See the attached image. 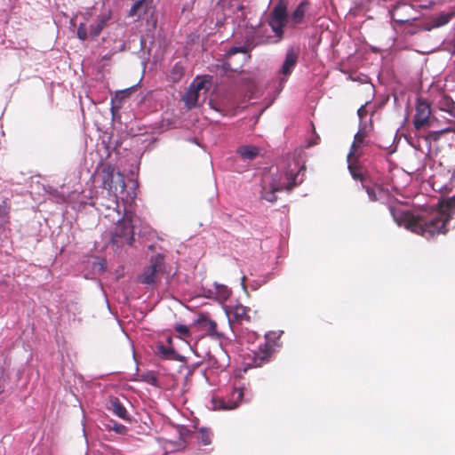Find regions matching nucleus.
Segmentation results:
<instances>
[{
  "mask_svg": "<svg viewBox=\"0 0 455 455\" xmlns=\"http://www.w3.org/2000/svg\"><path fill=\"white\" fill-rule=\"evenodd\" d=\"M388 209L398 226H403L427 239L432 238L435 235H445L448 232L447 224L451 220V214L444 211L432 209L413 214L391 204L388 205Z\"/></svg>",
  "mask_w": 455,
  "mask_h": 455,
  "instance_id": "f257e3e1",
  "label": "nucleus"
},
{
  "mask_svg": "<svg viewBox=\"0 0 455 455\" xmlns=\"http://www.w3.org/2000/svg\"><path fill=\"white\" fill-rule=\"evenodd\" d=\"M304 170L305 167L302 166L296 172L291 170L284 174H264L262 178L261 197L270 203L275 202L277 200L276 192L283 189L291 191L302 182V180L297 182V178L299 172Z\"/></svg>",
  "mask_w": 455,
  "mask_h": 455,
  "instance_id": "f03ea898",
  "label": "nucleus"
},
{
  "mask_svg": "<svg viewBox=\"0 0 455 455\" xmlns=\"http://www.w3.org/2000/svg\"><path fill=\"white\" fill-rule=\"evenodd\" d=\"M111 19L112 12L108 10L96 18L95 21L90 25L89 29H87L85 23H80L77 28V37L82 41L89 37H97L102 30L108 26Z\"/></svg>",
  "mask_w": 455,
  "mask_h": 455,
  "instance_id": "7ed1b4c3",
  "label": "nucleus"
},
{
  "mask_svg": "<svg viewBox=\"0 0 455 455\" xmlns=\"http://www.w3.org/2000/svg\"><path fill=\"white\" fill-rule=\"evenodd\" d=\"M133 242L134 230L132 220L125 217L116 223L112 232L111 243L118 248L124 244L132 245Z\"/></svg>",
  "mask_w": 455,
  "mask_h": 455,
  "instance_id": "20e7f679",
  "label": "nucleus"
},
{
  "mask_svg": "<svg viewBox=\"0 0 455 455\" xmlns=\"http://www.w3.org/2000/svg\"><path fill=\"white\" fill-rule=\"evenodd\" d=\"M288 21L287 4L285 1L280 0L272 10L268 21L272 30L279 38L283 37V28Z\"/></svg>",
  "mask_w": 455,
  "mask_h": 455,
  "instance_id": "39448f33",
  "label": "nucleus"
},
{
  "mask_svg": "<svg viewBox=\"0 0 455 455\" xmlns=\"http://www.w3.org/2000/svg\"><path fill=\"white\" fill-rule=\"evenodd\" d=\"M270 333L266 334V341L260 344L256 350H252L250 355L253 367H261L265 363L270 362V359L275 352L274 344L270 341Z\"/></svg>",
  "mask_w": 455,
  "mask_h": 455,
  "instance_id": "423d86ee",
  "label": "nucleus"
},
{
  "mask_svg": "<svg viewBox=\"0 0 455 455\" xmlns=\"http://www.w3.org/2000/svg\"><path fill=\"white\" fill-rule=\"evenodd\" d=\"M164 271V259L159 254L150 259V265L140 276V281L145 284H154L159 279V275Z\"/></svg>",
  "mask_w": 455,
  "mask_h": 455,
  "instance_id": "0eeeda50",
  "label": "nucleus"
},
{
  "mask_svg": "<svg viewBox=\"0 0 455 455\" xmlns=\"http://www.w3.org/2000/svg\"><path fill=\"white\" fill-rule=\"evenodd\" d=\"M431 107L430 104L422 98H418L416 103V112L413 118V125L416 130H420L430 124Z\"/></svg>",
  "mask_w": 455,
  "mask_h": 455,
  "instance_id": "6e6552de",
  "label": "nucleus"
},
{
  "mask_svg": "<svg viewBox=\"0 0 455 455\" xmlns=\"http://www.w3.org/2000/svg\"><path fill=\"white\" fill-rule=\"evenodd\" d=\"M412 10V7L407 4H397L394 9L390 12L392 20L398 24H411L417 20L415 17H411L407 13Z\"/></svg>",
  "mask_w": 455,
  "mask_h": 455,
  "instance_id": "1a4fd4ad",
  "label": "nucleus"
},
{
  "mask_svg": "<svg viewBox=\"0 0 455 455\" xmlns=\"http://www.w3.org/2000/svg\"><path fill=\"white\" fill-rule=\"evenodd\" d=\"M205 84L206 82L204 80H200L195 81L189 85L186 94L182 98L185 105L188 108H192L196 106L199 98V92L205 88Z\"/></svg>",
  "mask_w": 455,
  "mask_h": 455,
  "instance_id": "9d476101",
  "label": "nucleus"
},
{
  "mask_svg": "<svg viewBox=\"0 0 455 455\" xmlns=\"http://www.w3.org/2000/svg\"><path fill=\"white\" fill-rule=\"evenodd\" d=\"M196 325L212 338L220 339L222 337V334L218 331L217 323L206 315H200L196 321Z\"/></svg>",
  "mask_w": 455,
  "mask_h": 455,
  "instance_id": "9b49d317",
  "label": "nucleus"
},
{
  "mask_svg": "<svg viewBox=\"0 0 455 455\" xmlns=\"http://www.w3.org/2000/svg\"><path fill=\"white\" fill-rule=\"evenodd\" d=\"M363 188L365 189L371 202L385 203L386 200L390 198L388 189L380 185H365L363 183Z\"/></svg>",
  "mask_w": 455,
  "mask_h": 455,
  "instance_id": "f8f14e48",
  "label": "nucleus"
},
{
  "mask_svg": "<svg viewBox=\"0 0 455 455\" xmlns=\"http://www.w3.org/2000/svg\"><path fill=\"white\" fill-rule=\"evenodd\" d=\"M170 346H165L162 343L156 346V354L164 360H172L177 362H184L185 357L180 355L176 350L172 347V338L167 339Z\"/></svg>",
  "mask_w": 455,
  "mask_h": 455,
  "instance_id": "ddd939ff",
  "label": "nucleus"
},
{
  "mask_svg": "<svg viewBox=\"0 0 455 455\" xmlns=\"http://www.w3.org/2000/svg\"><path fill=\"white\" fill-rule=\"evenodd\" d=\"M249 313V307L242 304H236L230 311V314H232V318L228 316L229 323L232 325L234 323H242L243 322H250L251 316ZM228 315H229V312H228Z\"/></svg>",
  "mask_w": 455,
  "mask_h": 455,
  "instance_id": "4468645a",
  "label": "nucleus"
},
{
  "mask_svg": "<svg viewBox=\"0 0 455 455\" xmlns=\"http://www.w3.org/2000/svg\"><path fill=\"white\" fill-rule=\"evenodd\" d=\"M298 59L299 52H296L293 48L288 49L285 54L284 61L280 69V74L284 76H290L298 62Z\"/></svg>",
  "mask_w": 455,
  "mask_h": 455,
  "instance_id": "2eb2a0df",
  "label": "nucleus"
},
{
  "mask_svg": "<svg viewBox=\"0 0 455 455\" xmlns=\"http://www.w3.org/2000/svg\"><path fill=\"white\" fill-rule=\"evenodd\" d=\"M114 172L115 167L110 164H104L100 171V176L102 180V188L108 192L112 191Z\"/></svg>",
  "mask_w": 455,
  "mask_h": 455,
  "instance_id": "dca6fc26",
  "label": "nucleus"
},
{
  "mask_svg": "<svg viewBox=\"0 0 455 455\" xmlns=\"http://www.w3.org/2000/svg\"><path fill=\"white\" fill-rule=\"evenodd\" d=\"M367 136L366 131L364 129H360L354 137V141L351 145L350 151L348 153V159L351 157L358 158L360 156V153L358 149L364 144L365 138Z\"/></svg>",
  "mask_w": 455,
  "mask_h": 455,
  "instance_id": "f3484780",
  "label": "nucleus"
},
{
  "mask_svg": "<svg viewBox=\"0 0 455 455\" xmlns=\"http://www.w3.org/2000/svg\"><path fill=\"white\" fill-rule=\"evenodd\" d=\"M243 389L235 388L231 394L232 399L228 402L224 400L219 401V408L223 410H233L236 408L243 399Z\"/></svg>",
  "mask_w": 455,
  "mask_h": 455,
  "instance_id": "a211bd4d",
  "label": "nucleus"
},
{
  "mask_svg": "<svg viewBox=\"0 0 455 455\" xmlns=\"http://www.w3.org/2000/svg\"><path fill=\"white\" fill-rule=\"evenodd\" d=\"M108 410L111 411L116 416L124 420H129V414L117 397H111L109 400Z\"/></svg>",
  "mask_w": 455,
  "mask_h": 455,
  "instance_id": "6ab92c4d",
  "label": "nucleus"
},
{
  "mask_svg": "<svg viewBox=\"0 0 455 455\" xmlns=\"http://www.w3.org/2000/svg\"><path fill=\"white\" fill-rule=\"evenodd\" d=\"M150 9V4L148 3H143L141 1H136L131 9L129 10L128 16L129 17H138L141 19L144 14H146Z\"/></svg>",
  "mask_w": 455,
  "mask_h": 455,
  "instance_id": "aec40b11",
  "label": "nucleus"
},
{
  "mask_svg": "<svg viewBox=\"0 0 455 455\" xmlns=\"http://www.w3.org/2000/svg\"><path fill=\"white\" fill-rule=\"evenodd\" d=\"M307 4L306 2H301L297 8L291 14L289 20L293 25H298L303 21L305 17V13L307 12Z\"/></svg>",
  "mask_w": 455,
  "mask_h": 455,
  "instance_id": "412c9836",
  "label": "nucleus"
},
{
  "mask_svg": "<svg viewBox=\"0 0 455 455\" xmlns=\"http://www.w3.org/2000/svg\"><path fill=\"white\" fill-rule=\"evenodd\" d=\"M259 153V150L255 146H242L237 149V154L243 160H252L254 159Z\"/></svg>",
  "mask_w": 455,
  "mask_h": 455,
  "instance_id": "4be33fe9",
  "label": "nucleus"
},
{
  "mask_svg": "<svg viewBox=\"0 0 455 455\" xmlns=\"http://www.w3.org/2000/svg\"><path fill=\"white\" fill-rule=\"evenodd\" d=\"M438 104L443 111L452 113L455 110V102L448 95H443Z\"/></svg>",
  "mask_w": 455,
  "mask_h": 455,
  "instance_id": "5701e85b",
  "label": "nucleus"
},
{
  "mask_svg": "<svg viewBox=\"0 0 455 455\" xmlns=\"http://www.w3.org/2000/svg\"><path fill=\"white\" fill-rule=\"evenodd\" d=\"M439 209L438 211H444L445 212H449L451 214V217L452 216L453 210L455 208V196L450 197L444 202L439 203Z\"/></svg>",
  "mask_w": 455,
  "mask_h": 455,
  "instance_id": "b1692460",
  "label": "nucleus"
},
{
  "mask_svg": "<svg viewBox=\"0 0 455 455\" xmlns=\"http://www.w3.org/2000/svg\"><path fill=\"white\" fill-rule=\"evenodd\" d=\"M212 433L206 428H201L198 433L196 438L199 442L204 445H209L212 443Z\"/></svg>",
  "mask_w": 455,
  "mask_h": 455,
  "instance_id": "393cba45",
  "label": "nucleus"
},
{
  "mask_svg": "<svg viewBox=\"0 0 455 455\" xmlns=\"http://www.w3.org/2000/svg\"><path fill=\"white\" fill-rule=\"evenodd\" d=\"M139 377L140 380L145 381L152 386H157L158 384L157 377L153 371L140 373Z\"/></svg>",
  "mask_w": 455,
  "mask_h": 455,
  "instance_id": "a878e982",
  "label": "nucleus"
},
{
  "mask_svg": "<svg viewBox=\"0 0 455 455\" xmlns=\"http://www.w3.org/2000/svg\"><path fill=\"white\" fill-rule=\"evenodd\" d=\"M348 169H349V172H350L351 176L353 177V179H355L356 180H361L362 182H363L364 175H363L360 166H357L354 164H349Z\"/></svg>",
  "mask_w": 455,
  "mask_h": 455,
  "instance_id": "bb28decb",
  "label": "nucleus"
},
{
  "mask_svg": "<svg viewBox=\"0 0 455 455\" xmlns=\"http://www.w3.org/2000/svg\"><path fill=\"white\" fill-rule=\"evenodd\" d=\"M217 294L220 299L226 300L230 297L231 291L225 285H218L217 286Z\"/></svg>",
  "mask_w": 455,
  "mask_h": 455,
  "instance_id": "cd10ccee",
  "label": "nucleus"
},
{
  "mask_svg": "<svg viewBox=\"0 0 455 455\" xmlns=\"http://www.w3.org/2000/svg\"><path fill=\"white\" fill-rule=\"evenodd\" d=\"M183 68L176 64L172 70V76L173 81H178L183 76Z\"/></svg>",
  "mask_w": 455,
  "mask_h": 455,
  "instance_id": "c85d7f7f",
  "label": "nucleus"
},
{
  "mask_svg": "<svg viewBox=\"0 0 455 455\" xmlns=\"http://www.w3.org/2000/svg\"><path fill=\"white\" fill-rule=\"evenodd\" d=\"M443 135V134L441 132V130L429 132L428 134L426 136V140L438 141Z\"/></svg>",
  "mask_w": 455,
  "mask_h": 455,
  "instance_id": "c756f323",
  "label": "nucleus"
},
{
  "mask_svg": "<svg viewBox=\"0 0 455 455\" xmlns=\"http://www.w3.org/2000/svg\"><path fill=\"white\" fill-rule=\"evenodd\" d=\"M175 331L183 336H188L190 331L189 328L183 324H176L174 327Z\"/></svg>",
  "mask_w": 455,
  "mask_h": 455,
  "instance_id": "7c9ffc66",
  "label": "nucleus"
},
{
  "mask_svg": "<svg viewBox=\"0 0 455 455\" xmlns=\"http://www.w3.org/2000/svg\"><path fill=\"white\" fill-rule=\"evenodd\" d=\"M247 52V49L243 46H239V47H232L228 52V56H232V55H235L238 52H242V53H245Z\"/></svg>",
  "mask_w": 455,
  "mask_h": 455,
  "instance_id": "2f4dec72",
  "label": "nucleus"
},
{
  "mask_svg": "<svg viewBox=\"0 0 455 455\" xmlns=\"http://www.w3.org/2000/svg\"><path fill=\"white\" fill-rule=\"evenodd\" d=\"M124 45H122V47H120V49H119V50H115V51H113V52H108V53L104 54V55L101 57V60H111V58L114 56V54H116L117 52L124 51Z\"/></svg>",
  "mask_w": 455,
  "mask_h": 455,
  "instance_id": "473e14b6",
  "label": "nucleus"
},
{
  "mask_svg": "<svg viewBox=\"0 0 455 455\" xmlns=\"http://www.w3.org/2000/svg\"><path fill=\"white\" fill-rule=\"evenodd\" d=\"M367 114V110L365 108V106H361L359 109L357 110V115L360 118H363Z\"/></svg>",
  "mask_w": 455,
  "mask_h": 455,
  "instance_id": "72a5a7b5",
  "label": "nucleus"
},
{
  "mask_svg": "<svg viewBox=\"0 0 455 455\" xmlns=\"http://www.w3.org/2000/svg\"><path fill=\"white\" fill-rule=\"evenodd\" d=\"M441 132L443 134H446L449 132H454L455 133V127H446L441 130Z\"/></svg>",
  "mask_w": 455,
  "mask_h": 455,
  "instance_id": "f704fd0d",
  "label": "nucleus"
},
{
  "mask_svg": "<svg viewBox=\"0 0 455 455\" xmlns=\"http://www.w3.org/2000/svg\"><path fill=\"white\" fill-rule=\"evenodd\" d=\"M124 426L119 424V425H116L115 427V430L117 432V433H121L123 429H124Z\"/></svg>",
  "mask_w": 455,
  "mask_h": 455,
  "instance_id": "c9c22d12",
  "label": "nucleus"
},
{
  "mask_svg": "<svg viewBox=\"0 0 455 455\" xmlns=\"http://www.w3.org/2000/svg\"><path fill=\"white\" fill-rule=\"evenodd\" d=\"M128 94H129V92L127 91L120 92V95H121L122 99L126 97Z\"/></svg>",
  "mask_w": 455,
  "mask_h": 455,
  "instance_id": "e433bc0d",
  "label": "nucleus"
},
{
  "mask_svg": "<svg viewBox=\"0 0 455 455\" xmlns=\"http://www.w3.org/2000/svg\"><path fill=\"white\" fill-rule=\"evenodd\" d=\"M438 189H439V190H443V189H444V190H445V192H449V190H450L447 187H445V188L439 187V188H438Z\"/></svg>",
  "mask_w": 455,
  "mask_h": 455,
  "instance_id": "4c0bfd02",
  "label": "nucleus"
},
{
  "mask_svg": "<svg viewBox=\"0 0 455 455\" xmlns=\"http://www.w3.org/2000/svg\"><path fill=\"white\" fill-rule=\"evenodd\" d=\"M245 280H246V277L245 276H243L242 278V284L244 286L245 285Z\"/></svg>",
  "mask_w": 455,
  "mask_h": 455,
  "instance_id": "58836bf2",
  "label": "nucleus"
},
{
  "mask_svg": "<svg viewBox=\"0 0 455 455\" xmlns=\"http://www.w3.org/2000/svg\"><path fill=\"white\" fill-rule=\"evenodd\" d=\"M124 188H125V183H124V180H122V189L124 190Z\"/></svg>",
  "mask_w": 455,
  "mask_h": 455,
  "instance_id": "ea45409f",
  "label": "nucleus"
}]
</instances>
